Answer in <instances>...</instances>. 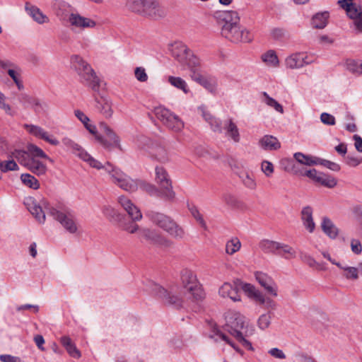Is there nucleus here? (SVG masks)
<instances>
[{
    "instance_id": "1",
    "label": "nucleus",
    "mask_w": 362,
    "mask_h": 362,
    "mask_svg": "<svg viewBox=\"0 0 362 362\" xmlns=\"http://www.w3.org/2000/svg\"><path fill=\"white\" fill-rule=\"evenodd\" d=\"M28 211L40 223L45 221V213L52 216L59 221L61 225L70 233H75L77 231V226L71 210L64 206L59 205L57 207L51 206L47 202L43 201L42 206L39 205L33 199L29 198L25 202Z\"/></svg>"
},
{
    "instance_id": "2",
    "label": "nucleus",
    "mask_w": 362,
    "mask_h": 362,
    "mask_svg": "<svg viewBox=\"0 0 362 362\" xmlns=\"http://www.w3.org/2000/svg\"><path fill=\"white\" fill-rule=\"evenodd\" d=\"M218 18L223 21L221 34L233 43L250 42L253 35L240 24L238 13L234 11H225L218 13Z\"/></svg>"
},
{
    "instance_id": "3",
    "label": "nucleus",
    "mask_w": 362,
    "mask_h": 362,
    "mask_svg": "<svg viewBox=\"0 0 362 362\" xmlns=\"http://www.w3.org/2000/svg\"><path fill=\"white\" fill-rule=\"evenodd\" d=\"M71 63L72 68L79 76L80 82L90 87L93 91L98 92L100 80L91 66L78 55L72 56Z\"/></svg>"
},
{
    "instance_id": "4",
    "label": "nucleus",
    "mask_w": 362,
    "mask_h": 362,
    "mask_svg": "<svg viewBox=\"0 0 362 362\" xmlns=\"http://www.w3.org/2000/svg\"><path fill=\"white\" fill-rule=\"evenodd\" d=\"M148 216L155 225L162 228L173 238L182 240L186 238L187 233L184 228L170 216L153 211L148 214Z\"/></svg>"
},
{
    "instance_id": "5",
    "label": "nucleus",
    "mask_w": 362,
    "mask_h": 362,
    "mask_svg": "<svg viewBox=\"0 0 362 362\" xmlns=\"http://www.w3.org/2000/svg\"><path fill=\"white\" fill-rule=\"evenodd\" d=\"M118 202L129 215L132 221L127 222L124 218L119 224V227L130 233H134L139 230V226L134 222L142 218V214L139 208L125 196H120Z\"/></svg>"
},
{
    "instance_id": "6",
    "label": "nucleus",
    "mask_w": 362,
    "mask_h": 362,
    "mask_svg": "<svg viewBox=\"0 0 362 362\" xmlns=\"http://www.w3.org/2000/svg\"><path fill=\"white\" fill-rule=\"evenodd\" d=\"M226 325L228 332L235 337L239 334L245 336L252 334L253 329L248 328V322L245 316L238 312L229 311L226 315Z\"/></svg>"
},
{
    "instance_id": "7",
    "label": "nucleus",
    "mask_w": 362,
    "mask_h": 362,
    "mask_svg": "<svg viewBox=\"0 0 362 362\" xmlns=\"http://www.w3.org/2000/svg\"><path fill=\"white\" fill-rule=\"evenodd\" d=\"M148 286L150 292L160 299L164 304L173 306L177 309L182 307V298L174 294L171 291H168L154 282H149Z\"/></svg>"
},
{
    "instance_id": "8",
    "label": "nucleus",
    "mask_w": 362,
    "mask_h": 362,
    "mask_svg": "<svg viewBox=\"0 0 362 362\" xmlns=\"http://www.w3.org/2000/svg\"><path fill=\"white\" fill-rule=\"evenodd\" d=\"M107 173L110 175L112 182L121 189L129 192H134L138 189L139 186V180L131 178L119 169L107 166Z\"/></svg>"
},
{
    "instance_id": "9",
    "label": "nucleus",
    "mask_w": 362,
    "mask_h": 362,
    "mask_svg": "<svg viewBox=\"0 0 362 362\" xmlns=\"http://www.w3.org/2000/svg\"><path fill=\"white\" fill-rule=\"evenodd\" d=\"M156 182L160 189L161 198L165 200H173L175 193L173 189L172 180L166 170L160 166L155 168Z\"/></svg>"
},
{
    "instance_id": "10",
    "label": "nucleus",
    "mask_w": 362,
    "mask_h": 362,
    "mask_svg": "<svg viewBox=\"0 0 362 362\" xmlns=\"http://www.w3.org/2000/svg\"><path fill=\"white\" fill-rule=\"evenodd\" d=\"M180 279L183 287L191 293L194 300H201L204 298V293L198 284L197 277L193 272L184 269L180 273Z\"/></svg>"
},
{
    "instance_id": "11",
    "label": "nucleus",
    "mask_w": 362,
    "mask_h": 362,
    "mask_svg": "<svg viewBox=\"0 0 362 362\" xmlns=\"http://www.w3.org/2000/svg\"><path fill=\"white\" fill-rule=\"evenodd\" d=\"M156 117L169 129L177 132L182 129L184 123L178 116L164 107L159 106L154 109Z\"/></svg>"
},
{
    "instance_id": "12",
    "label": "nucleus",
    "mask_w": 362,
    "mask_h": 362,
    "mask_svg": "<svg viewBox=\"0 0 362 362\" xmlns=\"http://www.w3.org/2000/svg\"><path fill=\"white\" fill-rule=\"evenodd\" d=\"M100 130L105 134L108 140L105 139L101 135H95V139L105 148H110L112 146H118L119 139L114 131L105 122H100L99 124Z\"/></svg>"
},
{
    "instance_id": "13",
    "label": "nucleus",
    "mask_w": 362,
    "mask_h": 362,
    "mask_svg": "<svg viewBox=\"0 0 362 362\" xmlns=\"http://www.w3.org/2000/svg\"><path fill=\"white\" fill-rule=\"evenodd\" d=\"M171 54L181 64L186 66L191 58L196 57L187 46L181 42L173 45Z\"/></svg>"
},
{
    "instance_id": "14",
    "label": "nucleus",
    "mask_w": 362,
    "mask_h": 362,
    "mask_svg": "<svg viewBox=\"0 0 362 362\" xmlns=\"http://www.w3.org/2000/svg\"><path fill=\"white\" fill-rule=\"evenodd\" d=\"M165 10L157 0H146L141 16L153 20L165 17Z\"/></svg>"
},
{
    "instance_id": "15",
    "label": "nucleus",
    "mask_w": 362,
    "mask_h": 362,
    "mask_svg": "<svg viewBox=\"0 0 362 362\" xmlns=\"http://www.w3.org/2000/svg\"><path fill=\"white\" fill-rule=\"evenodd\" d=\"M255 279L266 292L271 296H277L278 287L274 279L266 273L262 272H256Z\"/></svg>"
},
{
    "instance_id": "16",
    "label": "nucleus",
    "mask_w": 362,
    "mask_h": 362,
    "mask_svg": "<svg viewBox=\"0 0 362 362\" xmlns=\"http://www.w3.org/2000/svg\"><path fill=\"white\" fill-rule=\"evenodd\" d=\"M24 128L30 134L37 138L43 139L51 145L57 146L59 144V141L54 136L49 135L47 132L39 126L25 124H24Z\"/></svg>"
},
{
    "instance_id": "17",
    "label": "nucleus",
    "mask_w": 362,
    "mask_h": 362,
    "mask_svg": "<svg viewBox=\"0 0 362 362\" xmlns=\"http://www.w3.org/2000/svg\"><path fill=\"white\" fill-rule=\"evenodd\" d=\"M69 23L72 27L80 30L93 28L96 25V22L94 20L83 17L77 13H71Z\"/></svg>"
},
{
    "instance_id": "18",
    "label": "nucleus",
    "mask_w": 362,
    "mask_h": 362,
    "mask_svg": "<svg viewBox=\"0 0 362 362\" xmlns=\"http://www.w3.org/2000/svg\"><path fill=\"white\" fill-rule=\"evenodd\" d=\"M307 59L308 56L305 53H294L286 59L285 64L288 69H299L310 63Z\"/></svg>"
},
{
    "instance_id": "19",
    "label": "nucleus",
    "mask_w": 362,
    "mask_h": 362,
    "mask_svg": "<svg viewBox=\"0 0 362 362\" xmlns=\"http://www.w3.org/2000/svg\"><path fill=\"white\" fill-rule=\"evenodd\" d=\"M19 101L25 108H33L37 113L42 112L44 109L40 100L33 96L22 93L19 97Z\"/></svg>"
},
{
    "instance_id": "20",
    "label": "nucleus",
    "mask_w": 362,
    "mask_h": 362,
    "mask_svg": "<svg viewBox=\"0 0 362 362\" xmlns=\"http://www.w3.org/2000/svg\"><path fill=\"white\" fill-rule=\"evenodd\" d=\"M187 66L190 71L191 78L199 83L204 78L201 74L199 59L197 57H193L187 62Z\"/></svg>"
},
{
    "instance_id": "21",
    "label": "nucleus",
    "mask_w": 362,
    "mask_h": 362,
    "mask_svg": "<svg viewBox=\"0 0 362 362\" xmlns=\"http://www.w3.org/2000/svg\"><path fill=\"white\" fill-rule=\"evenodd\" d=\"M259 145L264 151H276L281 148L277 138L272 135H264L259 140Z\"/></svg>"
},
{
    "instance_id": "22",
    "label": "nucleus",
    "mask_w": 362,
    "mask_h": 362,
    "mask_svg": "<svg viewBox=\"0 0 362 362\" xmlns=\"http://www.w3.org/2000/svg\"><path fill=\"white\" fill-rule=\"evenodd\" d=\"M96 105L95 107L101 114H103L106 118H110L112 115V105L110 101L104 98L100 97V98H95Z\"/></svg>"
},
{
    "instance_id": "23",
    "label": "nucleus",
    "mask_w": 362,
    "mask_h": 362,
    "mask_svg": "<svg viewBox=\"0 0 362 362\" xmlns=\"http://www.w3.org/2000/svg\"><path fill=\"white\" fill-rule=\"evenodd\" d=\"M301 218L304 226L310 232L313 233L315 228V224L313 218V209L308 206L304 207L301 211Z\"/></svg>"
},
{
    "instance_id": "24",
    "label": "nucleus",
    "mask_w": 362,
    "mask_h": 362,
    "mask_svg": "<svg viewBox=\"0 0 362 362\" xmlns=\"http://www.w3.org/2000/svg\"><path fill=\"white\" fill-rule=\"evenodd\" d=\"M79 158H81L85 162L88 163V165L98 170L105 169L107 172V167H113L109 162L105 163V165H103L100 161L95 159L92 157L88 152L86 151H81L79 154Z\"/></svg>"
},
{
    "instance_id": "25",
    "label": "nucleus",
    "mask_w": 362,
    "mask_h": 362,
    "mask_svg": "<svg viewBox=\"0 0 362 362\" xmlns=\"http://www.w3.org/2000/svg\"><path fill=\"white\" fill-rule=\"evenodd\" d=\"M323 232L331 239H335L339 234V229L327 217H324L321 223Z\"/></svg>"
},
{
    "instance_id": "26",
    "label": "nucleus",
    "mask_w": 362,
    "mask_h": 362,
    "mask_svg": "<svg viewBox=\"0 0 362 362\" xmlns=\"http://www.w3.org/2000/svg\"><path fill=\"white\" fill-rule=\"evenodd\" d=\"M60 342L70 356L75 358H79L81 356L80 351L76 348L69 336L62 337Z\"/></svg>"
},
{
    "instance_id": "27",
    "label": "nucleus",
    "mask_w": 362,
    "mask_h": 362,
    "mask_svg": "<svg viewBox=\"0 0 362 362\" xmlns=\"http://www.w3.org/2000/svg\"><path fill=\"white\" fill-rule=\"evenodd\" d=\"M9 158H15L21 165L25 166L27 168L33 159L28 150L23 151L17 149L13 151L11 155H9Z\"/></svg>"
},
{
    "instance_id": "28",
    "label": "nucleus",
    "mask_w": 362,
    "mask_h": 362,
    "mask_svg": "<svg viewBox=\"0 0 362 362\" xmlns=\"http://www.w3.org/2000/svg\"><path fill=\"white\" fill-rule=\"evenodd\" d=\"M55 13L57 16L62 21H68L69 19L70 6L64 1H59L55 4Z\"/></svg>"
},
{
    "instance_id": "29",
    "label": "nucleus",
    "mask_w": 362,
    "mask_h": 362,
    "mask_svg": "<svg viewBox=\"0 0 362 362\" xmlns=\"http://www.w3.org/2000/svg\"><path fill=\"white\" fill-rule=\"evenodd\" d=\"M224 129H226V134L230 137L234 142H239L240 136L238 127L231 119L225 121Z\"/></svg>"
},
{
    "instance_id": "30",
    "label": "nucleus",
    "mask_w": 362,
    "mask_h": 362,
    "mask_svg": "<svg viewBox=\"0 0 362 362\" xmlns=\"http://www.w3.org/2000/svg\"><path fill=\"white\" fill-rule=\"evenodd\" d=\"M25 9L28 11L30 16H32L33 20L39 24H42L49 21V18L47 16L42 13V12L35 6H30L28 4L25 5Z\"/></svg>"
},
{
    "instance_id": "31",
    "label": "nucleus",
    "mask_w": 362,
    "mask_h": 362,
    "mask_svg": "<svg viewBox=\"0 0 362 362\" xmlns=\"http://www.w3.org/2000/svg\"><path fill=\"white\" fill-rule=\"evenodd\" d=\"M146 0H127L125 6L131 12L141 16Z\"/></svg>"
},
{
    "instance_id": "32",
    "label": "nucleus",
    "mask_w": 362,
    "mask_h": 362,
    "mask_svg": "<svg viewBox=\"0 0 362 362\" xmlns=\"http://www.w3.org/2000/svg\"><path fill=\"white\" fill-rule=\"evenodd\" d=\"M259 245L263 252L276 255L279 249L280 243L269 240H263L259 243Z\"/></svg>"
},
{
    "instance_id": "33",
    "label": "nucleus",
    "mask_w": 362,
    "mask_h": 362,
    "mask_svg": "<svg viewBox=\"0 0 362 362\" xmlns=\"http://www.w3.org/2000/svg\"><path fill=\"white\" fill-rule=\"evenodd\" d=\"M103 212L110 221L117 222L119 224L122 219H124V216L122 214L110 206H104Z\"/></svg>"
},
{
    "instance_id": "34",
    "label": "nucleus",
    "mask_w": 362,
    "mask_h": 362,
    "mask_svg": "<svg viewBox=\"0 0 362 362\" xmlns=\"http://www.w3.org/2000/svg\"><path fill=\"white\" fill-rule=\"evenodd\" d=\"M293 157L297 162L302 165L308 166L317 165L318 158L315 156L305 155L300 152H298L294 153Z\"/></svg>"
},
{
    "instance_id": "35",
    "label": "nucleus",
    "mask_w": 362,
    "mask_h": 362,
    "mask_svg": "<svg viewBox=\"0 0 362 362\" xmlns=\"http://www.w3.org/2000/svg\"><path fill=\"white\" fill-rule=\"evenodd\" d=\"M28 169L38 176L45 175L47 170L45 164L35 158L32 160Z\"/></svg>"
},
{
    "instance_id": "36",
    "label": "nucleus",
    "mask_w": 362,
    "mask_h": 362,
    "mask_svg": "<svg viewBox=\"0 0 362 362\" xmlns=\"http://www.w3.org/2000/svg\"><path fill=\"white\" fill-rule=\"evenodd\" d=\"M328 12L318 13L312 18V24L315 28L322 29L327 24Z\"/></svg>"
},
{
    "instance_id": "37",
    "label": "nucleus",
    "mask_w": 362,
    "mask_h": 362,
    "mask_svg": "<svg viewBox=\"0 0 362 362\" xmlns=\"http://www.w3.org/2000/svg\"><path fill=\"white\" fill-rule=\"evenodd\" d=\"M168 81L170 85L182 90L186 94L189 92L187 83L180 77L170 76L168 78Z\"/></svg>"
},
{
    "instance_id": "38",
    "label": "nucleus",
    "mask_w": 362,
    "mask_h": 362,
    "mask_svg": "<svg viewBox=\"0 0 362 362\" xmlns=\"http://www.w3.org/2000/svg\"><path fill=\"white\" fill-rule=\"evenodd\" d=\"M75 116L84 124L86 129L92 134H96V127L95 125L88 124L89 118L81 110L74 111Z\"/></svg>"
},
{
    "instance_id": "39",
    "label": "nucleus",
    "mask_w": 362,
    "mask_h": 362,
    "mask_svg": "<svg viewBox=\"0 0 362 362\" xmlns=\"http://www.w3.org/2000/svg\"><path fill=\"white\" fill-rule=\"evenodd\" d=\"M276 255H280L286 259L295 258L296 257V252L292 247L281 243L279 251L276 252Z\"/></svg>"
},
{
    "instance_id": "40",
    "label": "nucleus",
    "mask_w": 362,
    "mask_h": 362,
    "mask_svg": "<svg viewBox=\"0 0 362 362\" xmlns=\"http://www.w3.org/2000/svg\"><path fill=\"white\" fill-rule=\"evenodd\" d=\"M27 149L30 153L31 157L37 158H42L47 159L50 162H53L52 159L50 158L40 148L34 144H28Z\"/></svg>"
},
{
    "instance_id": "41",
    "label": "nucleus",
    "mask_w": 362,
    "mask_h": 362,
    "mask_svg": "<svg viewBox=\"0 0 362 362\" xmlns=\"http://www.w3.org/2000/svg\"><path fill=\"white\" fill-rule=\"evenodd\" d=\"M152 156L160 162L165 163L168 160L167 150L162 146H156L152 150Z\"/></svg>"
},
{
    "instance_id": "42",
    "label": "nucleus",
    "mask_w": 362,
    "mask_h": 362,
    "mask_svg": "<svg viewBox=\"0 0 362 362\" xmlns=\"http://www.w3.org/2000/svg\"><path fill=\"white\" fill-rule=\"evenodd\" d=\"M22 182L27 187L33 189H37L40 187L38 180L30 174L24 173L21 175Z\"/></svg>"
},
{
    "instance_id": "43",
    "label": "nucleus",
    "mask_w": 362,
    "mask_h": 362,
    "mask_svg": "<svg viewBox=\"0 0 362 362\" xmlns=\"http://www.w3.org/2000/svg\"><path fill=\"white\" fill-rule=\"evenodd\" d=\"M139 187H140L142 190L146 192L150 195L156 196L161 198V195L160 194V189L158 187H156L155 185L147 183L141 180H139Z\"/></svg>"
},
{
    "instance_id": "44",
    "label": "nucleus",
    "mask_w": 362,
    "mask_h": 362,
    "mask_svg": "<svg viewBox=\"0 0 362 362\" xmlns=\"http://www.w3.org/2000/svg\"><path fill=\"white\" fill-rule=\"evenodd\" d=\"M158 235L155 230L148 228H141L139 230V238H143L153 244H155Z\"/></svg>"
},
{
    "instance_id": "45",
    "label": "nucleus",
    "mask_w": 362,
    "mask_h": 362,
    "mask_svg": "<svg viewBox=\"0 0 362 362\" xmlns=\"http://www.w3.org/2000/svg\"><path fill=\"white\" fill-rule=\"evenodd\" d=\"M317 182L329 188H332L337 184V181L334 177L323 173H320L319 180H317Z\"/></svg>"
},
{
    "instance_id": "46",
    "label": "nucleus",
    "mask_w": 362,
    "mask_h": 362,
    "mask_svg": "<svg viewBox=\"0 0 362 362\" xmlns=\"http://www.w3.org/2000/svg\"><path fill=\"white\" fill-rule=\"evenodd\" d=\"M273 313L270 311L267 313L262 314L259 316L257 320V325L259 329L264 330L268 328L271 324Z\"/></svg>"
},
{
    "instance_id": "47",
    "label": "nucleus",
    "mask_w": 362,
    "mask_h": 362,
    "mask_svg": "<svg viewBox=\"0 0 362 362\" xmlns=\"http://www.w3.org/2000/svg\"><path fill=\"white\" fill-rule=\"evenodd\" d=\"M19 168L13 159L0 162V170L1 173H7L8 171L18 170Z\"/></svg>"
},
{
    "instance_id": "48",
    "label": "nucleus",
    "mask_w": 362,
    "mask_h": 362,
    "mask_svg": "<svg viewBox=\"0 0 362 362\" xmlns=\"http://www.w3.org/2000/svg\"><path fill=\"white\" fill-rule=\"evenodd\" d=\"M241 243L240 240L235 238L227 242L226 245V252L229 255H233L240 250Z\"/></svg>"
},
{
    "instance_id": "49",
    "label": "nucleus",
    "mask_w": 362,
    "mask_h": 362,
    "mask_svg": "<svg viewBox=\"0 0 362 362\" xmlns=\"http://www.w3.org/2000/svg\"><path fill=\"white\" fill-rule=\"evenodd\" d=\"M63 144L66 146L67 148H69L70 149L73 150V151L77 154V156L79 157V154L81 151H84V150L82 148V147L76 144L74 141H73L71 139L65 137L62 139Z\"/></svg>"
},
{
    "instance_id": "50",
    "label": "nucleus",
    "mask_w": 362,
    "mask_h": 362,
    "mask_svg": "<svg viewBox=\"0 0 362 362\" xmlns=\"http://www.w3.org/2000/svg\"><path fill=\"white\" fill-rule=\"evenodd\" d=\"M262 60L273 66H276L279 64V59L274 50H269L262 56Z\"/></svg>"
},
{
    "instance_id": "51",
    "label": "nucleus",
    "mask_w": 362,
    "mask_h": 362,
    "mask_svg": "<svg viewBox=\"0 0 362 362\" xmlns=\"http://www.w3.org/2000/svg\"><path fill=\"white\" fill-rule=\"evenodd\" d=\"M262 95L265 98L264 102L267 105L274 107L277 112L280 113L284 112L282 105L279 104L276 100L271 98L266 92H263Z\"/></svg>"
},
{
    "instance_id": "52",
    "label": "nucleus",
    "mask_w": 362,
    "mask_h": 362,
    "mask_svg": "<svg viewBox=\"0 0 362 362\" xmlns=\"http://www.w3.org/2000/svg\"><path fill=\"white\" fill-rule=\"evenodd\" d=\"M362 61L349 60L346 62L347 69L354 74H361Z\"/></svg>"
},
{
    "instance_id": "53",
    "label": "nucleus",
    "mask_w": 362,
    "mask_h": 362,
    "mask_svg": "<svg viewBox=\"0 0 362 362\" xmlns=\"http://www.w3.org/2000/svg\"><path fill=\"white\" fill-rule=\"evenodd\" d=\"M317 165H323L334 172H338L341 169V167L339 164H337L334 162L327 160L325 159H322L320 158H318Z\"/></svg>"
},
{
    "instance_id": "54",
    "label": "nucleus",
    "mask_w": 362,
    "mask_h": 362,
    "mask_svg": "<svg viewBox=\"0 0 362 362\" xmlns=\"http://www.w3.org/2000/svg\"><path fill=\"white\" fill-rule=\"evenodd\" d=\"M234 292V287L229 283H224L219 288L218 293L223 298L229 297Z\"/></svg>"
},
{
    "instance_id": "55",
    "label": "nucleus",
    "mask_w": 362,
    "mask_h": 362,
    "mask_svg": "<svg viewBox=\"0 0 362 362\" xmlns=\"http://www.w3.org/2000/svg\"><path fill=\"white\" fill-rule=\"evenodd\" d=\"M261 169L267 177H270L274 171V165L268 160H263L262 162Z\"/></svg>"
},
{
    "instance_id": "56",
    "label": "nucleus",
    "mask_w": 362,
    "mask_h": 362,
    "mask_svg": "<svg viewBox=\"0 0 362 362\" xmlns=\"http://www.w3.org/2000/svg\"><path fill=\"white\" fill-rule=\"evenodd\" d=\"M204 119L209 123L214 132H217L219 133L222 132L221 123L220 121L213 117L212 116H210V117L208 118L205 114Z\"/></svg>"
},
{
    "instance_id": "57",
    "label": "nucleus",
    "mask_w": 362,
    "mask_h": 362,
    "mask_svg": "<svg viewBox=\"0 0 362 362\" xmlns=\"http://www.w3.org/2000/svg\"><path fill=\"white\" fill-rule=\"evenodd\" d=\"M344 276L347 279H357L358 277V269L356 267H346L345 268H344Z\"/></svg>"
},
{
    "instance_id": "58",
    "label": "nucleus",
    "mask_w": 362,
    "mask_h": 362,
    "mask_svg": "<svg viewBox=\"0 0 362 362\" xmlns=\"http://www.w3.org/2000/svg\"><path fill=\"white\" fill-rule=\"evenodd\" d=\"M354 0H339L337 1L338 5L346 11V14L351 13V8L354 6Z\"/></svg>"
},
{
    "instance_id": "59",
    "label": "nucleus",
    "mask_w": 362,
    "mask_h": 362,
    "mask_svg": "<svg viewBox=\"0 0 362 362\" xmlns=\"http://www.w3.org/2000/svg\"><path fill=\"white\" fill-rule=\"evenodd\" d=\"M135 77L139 81L145 82L148 80L146 70L143 67H136L134 70Z\"/></svg>"
},
{
    "instance_id": "60",
    "label": "nucleus",
    "mask_w": 362,
    "mask_h": 362,
    "mask_svg": "<svg viewBox=\"0 0 362 362\" xmlns=\"http://www.w3.org/2000/svg\"><path fill=\"white\" fill-rule=\"evenodd\" d=\"M321 122L326 125H334L336 123L335 117L327 112H323L320 115Z\"/></svg>"
},
{
    "instance_id": "61",
    "label": "nucleus",
    "mask_w": 362,
    "mask_h": 362,
    "mask_svg": "<svg viewBox=\"0 0 362 362\" xmlns=\"http://www.w3.org/2000/svg\"><path fill=\"white\" fill-rule=\"evenodd\" d=\"M216 335H218L222 340L225 341L227 344H230L237 352L240 354L241 355H243L244 351L239 349L238 346H236L228 338L227 335L222 333L220 331L216 332Z\"/></svg>"
},
{
    "instance_id": "62",
    "label": "nucleus",
    "mask_w": 362,
    "mask_h": 362,
    "mask_svg": "<svg viewBox=\"0 0 362 362\" xmlns=\"http://www.w3.org/2000/svg\"><path fill=\"white\" fill-rule=\"evenodd\" d=\"M191 214L193 216V217L199 223V224L204 228L206 229V224L202 216V214L199 213V210L193 207L190 209Z\"/></svg>"
},
{
    "instance_id": "63",
    "label": "nucleus",
    "mask_w": 362,
    "mask_h": 362,
    "mask_svg": "<svg viewBox=\"0 0 362 362\" xmlns=\"http://www.w3.org/2000/svg\"><path fill=\"white\" fill-rule=\"evenodd\" d=\"M243 184L251 189H254L256 187V182L255 180L247 173H246L243 177Z\"/></svg>"
},
{
    "instance_id": "64",
    "label": "nucleus",
    "mask_w": 362,
    "mask_h": 362,
    "mask_svg": "<svg viewBox=\"0 0 362 362\" xmlns=\"http://www.w3.org/2000/svg\"><path fill=\"white\" fill-rule=\"evenodd\" d=\"M0 361L1 362H22L19 357L9 354L0 355Z\"/></svg>"
}]
</instances>
